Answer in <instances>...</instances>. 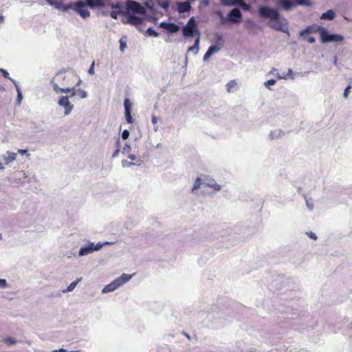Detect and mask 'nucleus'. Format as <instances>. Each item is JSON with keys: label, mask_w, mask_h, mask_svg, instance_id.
<instances>
[{"label": "nucleus", "mask_w": 352, "mask_h": 352, "mask_svg": "<svg viewBox=\"0 0 352 352\" xmlns=\"http://www.w3.org/2000/svg\"><path fill=\"white\" fill-rule=\"evenodd\" d=\"M86 3L78 1L74 3H69L63 8V10L67 11L69 9L75 10L82 18L86 19L90 16V12L85 8Z\"/></svg>", "instance_id": "obj_1"}, {"label": "nucleus", "mask_w": 352, "mask_h": 352, "mask_svg": "<svg viewBox=\"0 0 352 352\" xmlns=\"http://www.w3.org/2000/svg\"><path fill=\"white\" fill-rule=\"evenodd\" d=\"M132 277V275H129L126 274H122L120 277L115 279L111 283L106 285L102 289L103 293H107L110 292H113L118 287L124 284L127 281H129Z\"/></svg>", "instance_id": "obj_2"}, {"label": "nucleus", "mask_w": 352, "mask_h": 352, "mask_svg": "<svg viewBox=\"0 0 352 352\" xmlns=\"http://www.w3.org/2000/svg\"><path fill=\"white\" fill-rule=\"evenodd\" d=\"M182 32L185 37H192L195 34H197V36H199V32L193 18L189 19L186 26L184 27Z\"/></svg>", "instance_id": "obj_3"}, {"label": "nucleus", "mask_w": 352, "mask_h": 352, "mask_svg": "<svg viewBox=\"0 0 352 352\" xmlns=\"http://www.w3.org/2000/svg\"><path fill=\"white\" fill-rule=\"evenodd\" d=\"M126 6L128 13L130 14H144L146 13L145 8L140 3L133 0H127Z\"/></svg>", "instance_id": "obj_4"}, {"label": "nucleus", "mask_w": 352, "mask_h": 352, "mask_svg": "<svg viewBox=\"0 0 352 352\" xmlns=\"http://www.w3.org/2000/svg\"><path fill=\"white\" fill-rule=\"evenodd\" d=\"M320 41L323 43L330 42H341L343 40L342 36L336 34H329L326 30L322 28L320 32Z\"/></svg>", "instance_id": "obj_5"}, {"label": "nucleus", "mask_w": 352, "mask_h": 352, "mask_svg": "<svg viewBox=\"0 0 352 352\" xmlns=\"http://www.w3.org/2000/svg\"><path fill=\"white\" fill-rule=\"evenodd\" d=\"M269 26L276 30L285 32L287 30V22L285 19L279 16L277 19H272L270 21Z\"/></svg>", "instance_id": "obj_6"}, {"label": "nucleus", "mask_w": 352, "mask_h": 352, "mask_svg": "<svg viewBox=\"0 0 352 352\" xmlns=\"http://www.w3.org/2000/svg\"><path fill=\"white\" fill-rule=\"evenodd\" d=\"M260 15L265 19H277L279 16V13L276 10L270 8L265 6H261L258 9Z\"/></svg>", "instance_id": "obj_7"}, {"label": "nucleus", "mask_w": 352, "mask_h": 352, "mask_svg": "<svg viewBox=\"0 0 352 352\" xmlns=\"http://www.w3.org/2000/svg\"><path fill=\"white\" fill-rule=\"evenodd\" d=\"M58 104L65 108V115L69 114L74 108V105L69 102L68 96L60 97Z\"/></svg>", "instance_id": "obj_8"}, {"label": "nucleus", "mask_w": 352, "mask_h": 352, "mask_svg": "<svg viewBox=\"0 0 352 352\" xmlns=\"http://www.w3.org/2000/svg\"><path fill=\"white\" fill-rule=\"evenodd\" d=\"M102 246V245L100 243H98L96 245H94V243H91L87 246L82 247L79 250V256L87 255L90 253H92L95 250H100Z\"/></svg>", "instance_id": "obj_9"}, {"label": "nucleus", "mask_w": 352, "mask_h": 352, "mask_svg": "<svg viewBox=\"0 0 352 352\" xmlns=\"http://www.w3.org/2000/svg\"><path fill=\"white\" fill-rule=\"evenodd\" d=\"M315 32H316V30H314L311 26H309L300 32V36H302L303 39L307 41L308 43H314L316 41L315 38L313 36H309L308 34Z\"/></svg>", "instance_id": "obj_10"}, {"label": "nucleus", "mask_w": 352, "mask_h": 352, "mask_svg": "<svg viewBox=\"0 0 352 352\" xmlns=\"http://www.w3.org/2000/svg\"><path fill=\"white\" fill-rule=\"evenodd\" d=\"M228 18L231 22L239 23L242 18V14L239 9L234 8L229 12Z\"/></svg>", "instance_id": "obj_11"}, {"label": "nucleus", "mask_w": 352, "mask_h": 352, "mask_svg": "<svg viewBox=\"0 0 352 352\" xmlns=\"http://www.w3.org/2000/svg\"><path fill=\"white\" fill-rule=\"evenodd\" d=\"M277 4L285 10H289L296 6L295 0H277Z\"/></svg>", "instance_id": "obj_12"}, {"label": "nucleus", "mask_w": 352, "mask_h": 352, "mask_svg": "<svg viewBox=\"0 0 352 352\" xmlns=\"http://www.w3.org/2000/svg\"><path fill=\"white\" fill-rule=\"evenodd\" d=\"M86 5L91 8H102L108 3L109 0H85Z\"/></svg>", "instance_id": "obj_13"}, {"label": "nucleus", "mask_w": 352, "mask_h": 352, "mask_svg": "<svg viewBox=\"0 0 352 352\" xmlns=\"http://www.w3.org/2000/svg\"><path fill=\"white\" fill-rule=\"evenodd\" d=\"M56 78L58 80L61 79L63 81H65V82L63 84V85L64 86L63 87H69L68 86H69L71 85V83H69V80H75L76 79V76L73 74H67V75H63V74H58L56 76Z\"/></svg>", "instance_id": "obj_14"}, {"label": "nucleus", "mask_w": 352, "mask_h": 352, "mask_svg": "<svg viewBox=\"0 0 352 352\" xmlns=\"http://www.w3.org/2000/svg\"><path fill=\"white\" fill-rule=\"evenodd\" d=\"M53 88L56 92L70 94L69 96H67L69 98H71V97L76 95V91H75L74 88L59 87L57 84H54L53 86Z\"/></svg>", "instance_id": "obj_15"}, {"label": "nucleus", "mask_w": 352, "mask_h": 352, "mask_svg": "<svg viewBox=\"0 0 352 352\" xmlns=\"http://www.w3.org/2000/svg\"><path fill=\"white\" fill-rule=\"evenodd\" d=\"M160 28H162L170 33H175L179 30V26L173 23L162 22L160 24Z\"/></svg>", "instance_id": "obj_16"}, {"label": "nucleus", "mask_w": 352, "mask_h": 352, "mask_svg": "<svg viewBox=\"0 0 352 352\" xmlns=\"http://www.w3.org/2000/svg\"><path fill=\"white\" fill-rule=\"evenodd\" d=\"M144 4L148 8H151L153 6V0H142ZM160 6L164 9H167L169 7V1L168 0H156Z\"/></svg>", "instance_id": "obj_17"}, {"label": "nucleus", "mask_w": 352, "mask_h": 352, "mask_svg": "<svg viewBox=\"0 0 352 352\" xmlns=\"http://www.w3.org/2000/svg\"><path fill=\"white\" fill-rule=\"evenodd\" d=\"M107 5L110 6L113 10L111 12V17L112 19H116L118 15L121 13V8L122 5L120 3H107Z\"/></svg>", "instance_id": "obj_18"}, {"label": "nucleus", "mask_w": 352, "mask_h": 352, "mask_svg": "<svg viewBox=\"0 0 352 352\" xmlns=\"http://www.w3.org/2000/svg\"><path fill=\"white\" fill-rule=\"evenodd\" d=\"M177 10L179 13L188 12L191 10L190 1L178 2L177 3Z\"/></svg>", "instance_id": "obj_19"}, {"label": "nucleus", "mask_w": 352, "mask_h": 352, "mask_svg": "<svg viewBox=\"0 0 352 352\" xmlns=\"http://www.w3.org/2000/svg\"><path fill=\"white\" fill-rule=\"evenodd\" d=\"M220 50L219 47H218L217 45H212L210 46L207 52H206V54H204V60H207L208 59L212 54H213L214 53H216L217 52H219Z\"/></svg>", "instance_id": "obj_20"}, {"label": "nucleus", "mask_w": 352, "mask_h": 352, "mask_svg": "<svg viewBox=\"0 0 352 352\" xmlns=\"http://www.w3.org/2000/svg\"><path fill=\"white\" fill-rule=\"evenodd\" d=\"M226 87L227 91L228 93H231V92L234 91L237 89L238 83H237L236 80H232L226 84Z\"/></svg>", "instance_id": "obj_21"}, {"label": "nucleus", "mask_w": 352, "mask_h": 352, "mask_svg": "<svg viewBox=\"0 0 352 352\" xmlns=\"http://www.w3.org/2000/svg\"><path fill=\"white\" fill-rule=\"evenodd\" d=\"M8 156L3 157V160L6 164H9L12 162L14 161L16 158L17 154L16 153L8 151Z\"/></svg>", "instance_id": "obj_22"}, {"label": "nucleus", "mask_w": 352, "mask_h": 352, "mask_svg": "<svg viewBox=\"0 0 352 352\" xmlns=\"http://www.w3.org/2000/svg\"><path fill=\"white\" fill-rule=\"evenodd\" d=\"M129 22L132 25H137L142 23V19L140 17L135 16V14H130L129 16Z\"/></svg>", "instance_id": "obj_23"}, {"label": "nucleus", "mask_w": 352, "mask_h": 352, "mask_svg": "<svg viewBox=\"0 0 352 352\" xmlns=\"http://www.w3.org/2000/svg\"><path fill=\"white\" fill-rule=\"evenodd\" d=\"M335 12L333 10H329L326 12L322 14L320 19L324 20H333L335 18Z\"/></svg>", "instance_id": "obj_24"}, {"label": "nucleus", "mask_w": 352, "mask_h": 352, "mask_svg": "<svg viewBox=\"0 0 352 352\" xmlns=\"http://www.w3.org/2000/svg\"><path fill=\"white\" fill-rule=\"evenodd\" d=\"M47 2L52 6H54L55 8L58 9L63 10V8L65 6H63V0H46Z\"/></svg>", "instance_id": "obj_25"}, {"label": "nucleus", "mask_w": 352, "mask_h": 352, "mask_svg": "<svg viewBox=\"0 0 352 352\" xmlns=\"http://www.w3.org/2000/svg\"><path fill=\"white\" fill-rule=\"evenodd\" d=\"M243 1V0H221V2L223 6H239Z\"/></svg>", "instance_id": "obj_26"}, {"label": "nucleus", "mask_w": 352, "mask_h": 352, "mask_svg": "<svg viewBox=\"0 0 352 352\" xmlns=\"http://www.w3.org/2000/svg\"><path fill=\"white\" fill-rule=\"evenodd\" d=\"M199 36H197V38H196L195 41V43L193 45L190 46L188 49V52H193L195 54H197L198 51H199Z\"/></svg>", "instance_id": "obj_27"}, {"label": "nucleus", "mask_w": 352, "mask_h": 352, "mask_svg": "<svg viewBox=\"0 0 352 352\" xmlns=\"http://www.w3.org/2000/svg\"><path fill=\"white\" fill-rule=\"evenodd\" d=\"M120 146H121V144H120V140L119 138H118L116 140V142H115V147H116V151H114V153H113L112 155V157H116L118 155L119 153H120Z\"/></svg>", "instance_id": "obj_28"}, {"label": "nucleus", "mask_w": 352, "mask_h": 352, "mask_svg": "<svg viewBox=\"0 0 352 352\" xmlns=\"http://www.w3.org/2000/svg\"><path fill=\"white\" fill-rule=\"evenodd\" d=\"M201 184H202L201 179L199 177H197L193 184L192 190L193 191L196 189L199 188L200 186H201Z\"/></svg>", "instance_id": "obj_29"}, {"label": "nucleus", "mask_w": 352, "mask_h": 352, "mask_svg": "<svg viewBox=\"0 0 352 352\" xmlns=\"http://www.w3.org/2000/svg\"><path fill=\"white\" fill-rule=\"evenodd\" d=\"M125 117L126 122L129 124H132L133 122V119L131 113V111H124Z\"/></svg>", "instance_id": "obj_30"}, {"label": "nucleus", "mask_w": 352, "mask_h": 352, "mask_svg": "<svg viewBox=\"0 0 352 352\" xmlns=\"http://www.w3.org/2000/svg\"><path fill=\"white\" fill-rule=\"evenodd\" d=\"M295 1L296 2V6L297 5H302V6H309L311 5V3L309 1V0H295Z\"/></svg>", "instance_id": "obj_31"}, {"label": "nucleus", "mask_w": 352, "mask_h": 352, "mask_svg": "<svg viewBox=\"0 0 352 352\" xmlns=\"http://www.w3.org/2000/svg\"><path fill=\"white\" fill-rule=\"evenodd\" d=\"M76 96L80 98H85L87 96V94L85 91L79 89L76 90Z\"/></svg>", "instance_id": "obj_32"}, {"label": "nucleus", "mask_w": 352, "mask_h": 352, "mask_svg": "<svg viewBox=\"0 0 352 352\" xmlns=\"http://www.w3.org/2000/svg\"><path fill=\"white\" fill-rule=\"evenodd\" d=\"M206 184L208 187L213 188L215 191H219L221 189V186L217 183H206Z\"/></svg>", "instance_id": "obj_33"}, {"label": "nucleus", "mask_w": 352, "mask_h": 352, "mask_svg": "<svg viewBox=\"0 0 352 352\" xmlns=\"http://www.w3.org/2000/svg\"><path fill=\"white\" fill-rule=\"evenodd\" d=\"M124 111H131V104L128 98H126L124 102Z\"/></svg>", "instance_id": "obj_34"}, {"label": "nucleus", "mask_w": 352, "mask_h": 352, "mask_svg": "<svg viewBox=\"0 0 352 352\" xmlns=\"http://www.w3.org/2000/svg\"><path fill=\"white\" fill-rule=\"evenodd\" d=\"M80 280V279H78L75 281H73L72 283H70V285L67 287V289L66 291H67V292L72 291L76 287V286L77 285V284Z\"/></svg>", "instance_id": "obj_35"}, {"label": "nucleus", "mask_w": 352, "mask_h": 352, "mask_svg": "<svg viewBox=\"0 0 352 352\" xmlns=\"http://www.w3.org/2000/svg\"><path fill=\"white\" fill-rule=\"evenodd\" d=\"M146 33L151 36L157 37L159 36V33L151 28L147 29Z\"/></svg>", "instance_id": "obj_36"}, {"label": "nucleus", "mask_w": 352, "mask_h": 352, "mask_svg": "<svg viewBox=\"0 0 352 352\" xmlns=\"http://www.w3.org/2000/svg\"><path fill=\"white\" fill-rule=\"evenodd\" d=\"M4 343L8 345L14 344L16 341L12 338H7L3 340Z\"/></svg>", "instance_id": "obj_37"}, {"label": "nucleus", "mask_w": 352, "mask_h": 352, "mask_svg": "<svg viewBox=\"0 0 352 352\" xmlns=\"http://www.w3.org/2000/svg\"><path fill=\"white\" fill-rule=\"evenodd\" d=\"M239 6H241V8L245 10H249L250 9V6L246 3L244 1H243L242 3L239 4Z\"/></svg>", "instance_id": "obj_38"}, {"label": "nucleus", "mask_w": 352, "mask_h": 352, "mask_svg": "<svg viewBox=\"0 0 352 352\" xmlns=\"http://www.w3.org/2000/svg\"><path fill=\"white\" fill-rule=\"evenodd\" d=\"M8 287V283L6 279L0 278V288Z\"/></svg>", "instance_id": "obj_39"}, {"label": "nucleus", "mask_w": 352, "mask_h": 352, "mask_svg": "<svg viewBox=\"0 0 352 352\" xmlns=\"http://www.w3.org/2000/svg\"><path fill=\"white\" fill-rule=\"evenodd\" d=\"M276 82V80L270 79V80H268L267 82H265V85L267 87L269 88V86L275 85Z\"/></svg>", "instance_id": "obj_40"}, {"label": "nucleus", "mask_w": 352, "mask_h": 352, "mask_svg": "<svg viewBox=\"0 0 352 352\" xmlns=\"http://www.w3.org/2000/svg\"><path fill=\"white\" fill-rule=\"evenodd\" d=\"M94 66H95V63L94 61L91 63L89 70H88V73L91 75H94L95 72H94Z\"/></svg>", "instance_id": "obj_41"}, {"label": "nucleus", "mask_w": 352, "mask_h": 352, "mask_svg": "<svg viewBox=\"0 0 352 352\" xmlns=\"http://www.w3.org/2000/svg\"><path fill=\"white\" fill-rule=\"evenodd\" d=\"M129 131L126 130V129L122 131V139L126 140V139H127L129 138Z\"/></svg>", "instance_id": "obj_42"}, {"label": "nucleus", "mask_w": 352, "mask_h": 352, "mask_svg": "<svg viewBox=\"0 0 352 352\" xmlns=\"http://www.w3.org/2000/svg\"><path fill=\"white\" fill-rule=\"evenodd\" d=\"M350 89H351V85H348L345 90H344V98H346L348 97L349 93H350Z\"/></svg>", "instance_id": "obj_43"}, {"label": "nucleus", "mask_w": 352, "mask_h": 352, "mask_svg": "<svg viewBox=\"0 0 352 352\" xmlns=\"http://www.w3.org/2000/svg\"><path fill=\"white\" fill-rule=\"evenodd\" d=\"M0 71L2 72V74L5 78L10 79L9 77V73L6 70L1 69Z\"/></svg>", "instance_id": "obj_44"}, {"label": "nucleus", "mask_w": 352, "mask_h": 352, "mask_svg": "<svg viewBox=\"0 0 352 352\" xmlns=\"http://www.w3.org/2000/svg\"><path fill=\"white\" fill-rule=\"evenodd\" d=\"M120 50L121 51H124L125 47H126V43L124 41H123L122 39L120 40Z\"/></svg>", "instance_id": "obj_45"}, {"label": "nucleus", "mask_w": 352, "mask_h": 352, "mask_svg": "<svg viewBox=\"0 0 352 352\" xmlns=\"http://www.w3.org/2000/svg\"><path fill=\"white\" fill-rule=\"evenodd\" d=\"M308 236L314 239V240H316L317 239V236L316 235V234H314V232H309V233H307Z\"/></svg>", "instance_id": "obj_46"}, {"label": "nucleus", "mask_w": 352, "mask_h": 352, "mask_svg": "<svg viewBox=\"0 0 352 352\" xmlns=\"http://www.w3.org/2000/svg\"><path fill=\"white\" fill-rule=\"evenodd\" d=\"M152 120V123L153 124H156L157 123V122H158V118L156 116H153L152 117V120Z\"/></svg>", "instance_id": "obj_47"}, {"label": "nucleus", "mask_w": 352, "mask_h": 352, "mask_svg": "<svg viewBox=\"0 0 352 352\" xmlns=\"http://www.w3.org/2000/svg\"><path fill=\"white\" fill-rule=\"evenodd\" d=\"M27 152H28V151L25 149H19L18 150V153L21 154V155L25 154Z\"/></svg>", "instance_id": "obj_48"}, {"label": "nucleus", "mask_w": 352, "mask_h": 352, "mask_svg": "<svg viewBox=\"0 0 352 352\" xmlns=\"http://www.w3.org/2000/svg\"><path fill=\"white\" fill-rule=\"evenodd\" d=\"M21 98H22V94L19 90H18V99L20 101L21 100Z\"/></svg>", "instance_id": "obj_49"}, {"label": "nucleus", "mask_w": 352, "mask_h": 352, "mask_svg": "<svg viewBox=\"0 0 352 352\" xmlns=\"http://www.w3.org/2000/svg\"><path fill=\"white\" fill-rule=\"evenodd\" d=\"M52 352H66V350L64 349H58V350H54Z\"/></svg>", "instance_id": "obj_50"}, {"label": "nucleus", "mask_w": 352, "mask_h": 352, "mask_svg": "<svg viewBox=\"0 0 352 352\" xmlns=\"http://www.w3.org/2000/svg\"><path fill=\"white\" fill-rule=\"evenodd\" d=\"M129 158L131 160H136V156L135 155H131L129 156Z\"/></svg>", "instance_id": "obj_51"}, {"label": "nucleus", "mask_w": 352, "mask_h": 352, "mask_svg": "<svg viewBox=\"0 0 352 352\" xmlns=\"http://www.w3.org/2000/svg\"><path fill=\"white\" fill-rule=\"evenodd\" d=\"M292 73H293L292 70L291 69H288V74H287V75H288V76H289V75H292Z\"/></svg>", "instance_id": "obj_52"}, {"label": "nucleus", "mask_w": 352, "mask_h": 352, "mask_svg": "<svg viewBox=\"0 0 352 352\" xmlns=\"http://www.w3.org/2000/svg\"><path fill=\"white\" fill-rule=\"evenodd\" d=\"M4 169V166H3V164L1 163H0V170H3Z\"/></svg>", "instance_id": "obj_53"}, {"label": "nucleus", "mask_w": 352, "mask_h": 352, "mask_svg": "<svg viewBox=\"0 0 352 352\" xmlns=\"http://www.w3.org/2000/svg\"><path fill=\"white\" fill-rule=\"evenodd\" d=\"M81 82V80L80 79L78 80V82L76 83V85H79L80 82Z\"/></svg>", "instance_id": "obj_54"}, {"label": "nucleus", "mask_w": 352, "mask_h": 352, "mask_svg": "<svg viewBox=\"0 0 352 352\" xmlns=\"http://www.w3.org/2000/svg\"><path fill=\"white\" fill-rule=\"evenodd\" d=\"M278 78H286V76H279Z\"/></svg>", "instance_id": "obj_55"}, {"label": "nucleus", "mask_w": 352, "mask_h": 352, "mask_svg": "<svg viewBox=\"0 0 352 352\" xmlns=\"http://www.w3.org/2000/svg\"><path fill=\"white\" fill-rule=\"evenodd\" d=\"M188 1H190V2H193V1H195V0H188Z\"/></svg>", "instance_id": "obj_56"}, {"label": "nucleus", "mask_w": 352, "mask_h": 352, "mask_svg": "<svg viewBox=\"0 0 352 352\" xmlns=\"http://www.w3.org/2000/svg\"><path fill=\"white\" fill-rule=\"evenodd\" d=\"M133 164L132 162L129 163V165Z\"/></svg>", "instance_id": "obj_57"}]
</instances>
